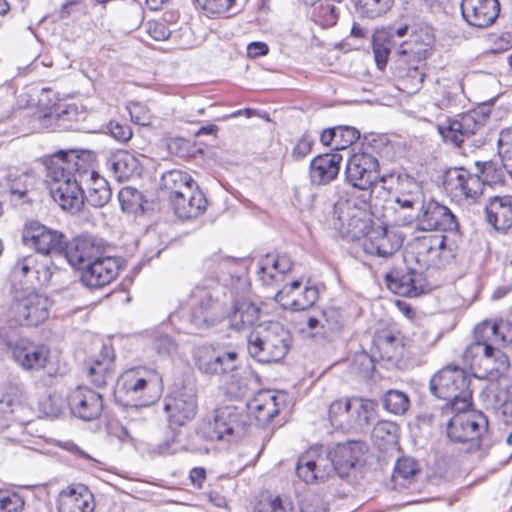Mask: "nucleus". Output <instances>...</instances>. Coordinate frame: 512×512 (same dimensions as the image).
I'll return each mask as SVG.
<instances>
[{"label": "nucleus", "instance_id": "864d4df0", "mask_svg": "<svg viewBox=\"0 0 512 512\" xmlns=\"http://www.w3.org/2000/svg\"><path fill=\"white\" fill-rule=\"evenodd\" d=\"M419 468L417 462L409 457L400 458L395 465L392 480L396 485L406 487L409 485Z\"/></svg>", "mask_w": 512, "mask_h": 512}, {"label": "nucleus", "instance_id": "a211bd4d", "mask_svg": "<svg viewBox=\"0 0 512 512\" xmlns=\"http://www.w3.org/2000/svg\"><path fill=\"white\" fill-rule=\"evenodd\" d=\"M197 396L192 387L175 386L164 398V412L171 425L183 426L197 413Z\"/></svg>", "mask_w": 512, "mask_h": 512}, {"label": "nucleus", "instance_id": "de8ad7c7", "mask_svg": "<svg viewBox=\"0 0 512 512\" xmlns=\"http://www.w3.org/2000/svg\"><path fill=\"white\" fill-rule=\"evenodd\" d=\"M87 194L84 195V201L93 207H103L111 199L112 192L108 182L98 173H92L91 178L87 180Z\"/></svg>", "mask_w": 512, "mask_h": 512}, {"label": "nucleus", "instance_id": "5701e85b", "mask_svg": "<svg viewBox=\"0 0 512 512\" xmlns=\"http://www.w3.org/2000/svg\"><path fill=\"white\" fill-rule=\"evenodd\" d=\"M124 265L121 257L103 256L82 269L81 282L90 289H99L110 284Z\"/></svg>", "mask_w": 512, "mask_h": 512}, {"label": "nucleus", "instance_id": "9b49d317", "mask_svg": "<svg viewBox=\"0 0 512 512\" xmlns=\"http://www.w3.org/2000/svg\"><path fill=\"white\" fill-rule=\"evenodd\" d=\"M407 36L398 38L396 62L410 63L427 60L434 48V33L429 26H410Z\"/></svg>", "mask_w": 512, "mask_h": 512}, {"label": "nucleus", "instance_id": "5fc2aeb1", "mask_svg": "<svg viewBox=\"0 0 512 512\" xmlns=\"http://www.w3.org/2000/svg\"><path fill=\"white\" fill-rule=\"evenodd\" d=\"M313 19L322 27L333 26L338 20L337 7L330 0H318L314 4Z\"/></svg>", "mask_w": 512, "mask_h": 512}, {"label": "nucleus", "instance_id": "20e7f679", "mask_svg": "<svg viewBox=\"0 0 512 512\" xmlns=\"http://www.w3.org/2000/svg\"><path fill=\"white\" fill-rule=\"evenodd\" d=\"M490 112V107L483 105L457 119L447 118L437 125V130L445 141L455 146L466 143L470 147H482L488 140L487 122Z\"/></svg>", "mask_w": 512, "mask_h": 512}, {"label": "nucleus", "instance_id": "680f3d73", "mask_svg": "<svg viewBox=\"0 0 512 512\" xmlns=\"http://www.w3.org/2000/svg\"><path fill=\"white\" fill-rule=\"evenodd\" d=\"M362 13L374 18L386 13L393 4V0H353Z\"/></svg>", "mask_w": 512, "mask_h": 512}, {"label": "nucleus", "instance_id": "a18cd8bd", "mask_svg": "<svg viewBox=\"0 0 512 512\" xmlns=\"http://www.w3.org/2000/svg\"><path fill=\"white\" fill-rule=\"evenodd\" d=\"M160 186L170 202L180 193H188L193 188V179L187 172L170 170L162 175Z\"/></svg>", "mask_w": 512, "mask_h": 512}, {"label": "nucleus", "instance_id": "7c9ffc66", "mask_svg": "<svg viewBox=\"0 0 512 512\" xmlns=\"http://www.w3.org/2000/svg\"><path fill=\"white\" fill-rule=\"evenodd\" d=\"M500 12L498 0H462L461 13L471 26L486 28L495 22Z\"/></svg>", "mask_w": 512, "mask_h": 512}, {"label": "nucleus", "instance_id": "4468645a", "mask_svg": "<svg viewBox=\"0 0 512 512\" xmlns=\"http://www.w3.org/2000/svg\"><path fill=\"white\" fill-rule=\"evenodd\" d=\"M335 473L336 464L329 450L323 446L311 447L298 458L296 474L307 484L324 482Z\"/></svg>", "mask_w": 512, "mask_h": 512}, {"label": "nucleus", "instance_id": "c9c22d12", "mask_svg": "<svg viewBox=\"0 0 512 512\" xmlns=\"http://www.w3.org/2000/svg\"><path fill=\"white\" fill-rule=\"evenodd\" d=\"M174 214L182 220H192L201 216L207 208V199L202 191L192 188L188 193L170 201Z\"/></svg>", "mask_w": 512, "mask_h": 512}, {"label": "nucleus", "instance_id": "69168bd1", "mask_svg": "<svg viewBox=\"0 0 512 512\" xmlns=\"http://www.w3.org/2000/svg\"><path fill=\"white\" fill-rule=\"evenodd\" d=\"M498 154L504 166L512 168V127L499 133Z\"/></svg>", "mask_w": 512, "mask_h": 512}, {"label": "nucleus", "instance_id": "49530a36", "mask_svg": "<svg viewBox=\"0 0 512 512\" xmlns=\"http://www.w3.org/2000/svg\"><path fill=\"white\" fill-rule=\"evenodd\" d=\"M205 269L209 274L208 279H215L216 281H225L228 276L231 279V287L233 288L236 280L239 277L234 278L236 273L237 261L231 257H224L221 255H213L208 258L204 263Z\"/></svg>", "mask_w": 512, "mask_h": 512}, {"label": "nucleus", "instance_id": "f8f14e48", "mask_svg": "<svg viewBox=\"0 0 512 512\" xmlns=\"http://www.w3.org/2000/svg\"><path fill=\"white\" fill-rule=\"evenodd\" d=\"M0 341L11 350L13 360L25 371L44 369L50 360V348L43 343L25 337L12 340L4 329H0Z\"/></svg>", "mask_w": 512, "mask_h": 512}, {"label": "nucleus", "instance_id": "2f4dec72", "mask_svg": "<svg viewBox=\"0 0 512 512\" xmlns=\"http://www.w3.org/2000/svg\"><path fill=\"white\" fill-rule=\"evenodd\" d=\"M342 156L339 153H325L314 157L309 165V178L314 185H327L339 174Z\"/></svg>", "mask_w": 512, "mask_h": 512}, {"label": "nucleus", "instance_id": "79ce46f5", "mask_svg": "<svg viewBox=\"0 0 512 512\" xmlns=\"http://www.w3.org/2000/svg\"><path fill=\"white\" fill-rule=\"evenodd\" d=\"M115 353L110 345H103L100 354L92 360L87 369V376L97 387H103L107 384L109 378H112L114 371Z\"/></svg>", "mask_w": 512, "mask_h": 512}, {"label": "nucleus", "instance_id": "f03ea898", "mask_svg": "<svg viewBox=\"0 0 512 512\" xmlns=\"http://www.w3.org/2000/svg\"><path fill=\"white\" fill-rule=\"evenodd\" d=\"M231 290L215 279L204 278L191 291L188 307L172 315L171 322L182 320L184 324L179 329L188 334L217 325L226 319Z\"/></svg>", "mask_w": 512, "mask_h": 512}, {"label": "nucleus", "instance_id": "8fccbe9b", "mask_svg": "<svg viewBox=\"0 0 512 512\" xmlns=\"http://www.w3.org/2000/svg\"><path fill=\"white\" fill-rule=\"evenodd\" d=\"M26 409L22 391L17 387H8L0 397V412L4 415L10 414L17 420H23Z\"/></svg>", "mask_w": 512, "mask_h": 512}, {"label": "nucleus", "instance_id": "4be33fe9", "mask_svg": "<svg viewBox=\"0 0 512 512\" xmlns=\"http://www.w3.org/2000/svg\"><path fill=\"white\" fill-rule=\"evenodd\" d=\"M71 414L83 421L98 419L104 408L102 395L88 386H78L67 398Z\"/></svg>", "mask_w": 512, "mask_h": 512}, {"label": "nucleus", "instance_id": "72a5a7b5", "mask_svg": "<svg viewBox=\"0 0 512 512\" xmlns=\"http://www.w3.org/2000/svg\"><path fill=\"white\" fill-rule=\"evenodd\" d=\"M487 222L497 231L512 228V195H495L485 204Z\"/></svg>", "mask_w": 512, "mask_h": 512}, {"label": "nucleus", "instance_id": "cd10ccee", "mask_svg": "<svg viewBox=\"0 0 512 512\" xmlns=\"http://www.w3.org/2000/svg\"><path fill=\"white\" fill-rule=\"evenodd\" d=\"M510 361L508 356L499 348H491V351L480 363L476 376L488 379V386L510 385L511 379L508 376Z\"/></svg>", "mask_w": 512, "mask_h": 512}, {"label": "nucleus", "instance_id": "4d7b16f0", "mask_svg": "<svg viewBox=\"0 0 512 512\" xmlns=\"http://www.w3.org/2000/svg\"><path fill=\"white\" fill-rule=\"evenodd\" d=\"M462 87L459 83L453 82L451 85L437 83L435 90V105L440 109H447L453 106L456 102L459 91Z\"/></svg>", "mask_w": 512, "mask_h": 512}, {"label": "nucleus", "instance_id": "c03bdc74", "mask_svg": "<svg viewBox=\"0 0 512 512\" xmlns=\"http://www.w3.org/2000/svg\"><path fill=\"white\" fill-rule=\"evenodd\" d=\"M344 324V315L340 309L329 307L316 315L307 318V326L311 330L320 329L319 333L328 336L341 330Z\"/></svg>", "mask_w": 512, "mask_h": 512}, {"label": "nucleus", "instance_id": "f704fd0d", "mask_svg": "<svg viewBox=\"0 0 512 512\" xmlns=\"http://www.w3.org/2000/svg\"><path fill=\"white\" fill-rule=\"evenodd\" d=\"M279 396L269 390L258 392L247 403L249 417H253L259 426H265L279 413Z\"/></svg>", "mask_w": 512, "mask_h": 512}, {"label": "nucleus", "instance_id": "e2e57ef3", "mask_svg": "<svg viewBox=\"0 0 512 512\" xmlns=\"http://www.w3.org/2000/svg\"><path fill=\"white\" fill-rule=\"evenodd\" d=\"M319 292L317 287L309 286L305 287L302 294L292 299L290 303H283V306L290 307L294 311H303L311 308L318 300Z\"/></svg>", "mask_w": 512, "mask_h": 512}, {"label": "nucleus", "instance_id": "a19ab883", "mask_svg": "<svg viewBox=\"0 0 512 512\" xmlns=\"http://www.w3.org/2000/svg\"><path fill=\"white\" fill-rule=\"evenodd\" d=\"M375 349L382 359L395 361L402 358L405 350L404 336L398 330L384 329L374 337Z\"/></svg>", "mask_w": 512, "mask_h": 512}, {"label": "nucleus", "instance_id": "58836bf2", "mask_svg": "<svg viewBox=\"0 0 512 512\" xmlns=\"http://www.w3.org/2000/svg\"><path fill=\"white\" fill-rule=\"evenodd\" d=\"M510 325L503 320H484L474 328V339L480 343L491 346L492 349L498 348V345L512 342Z\"/></svg>", "mask_w": 512, "mask_h": 512}, {"label": "nucleus", "instance_id": "ddd939ff", "mask_svg": "<svg viewBox=\"0 0 512 512\" xmlns=\"http://www.w3.org/2000/svg\"><path fill=\"white\" fill-rule=\"evenodd\" d=\"M415 261L422 268H443L453 259V251L446 244L444 234H426L411 242Z\"/></svg>", "mask_w": 512, "mask_h": 512}, {"label": "nucleus", "instance_id": "393cba45", "mask_svg": "<svg viewBox=\"0 0 512 512\" xmlns=\"http://www.w3.org/2000/svg\"><path fill=\"white\" fill-rule=\"evenodd\" d=\"M104 252L103 241L92 235H80L75 237L62 256L68 263L78 269H84L87 265L99 258Z\"/></svg>", "mask_w": 512, "mask_h": 512}, {"label": "nucleus", "instance_id": "f3484780", "mask_svg": "<svg viewBox=\"0 0 512 512\" xmlns=\"http://www.w3.org/2000/svg\"><path fill=\"white\" fill-rule=\"evenodd\" d=\"M240 417V413L234 406L218 408L214 411L213 418L203 423L202 433L209 440L229 442L239 437L244 431Z\"/></svg>", "mask_w": 512, "mask_h": 512}, {"label": "nucleus", "instance_id": "3c124183", "mask_svg": "<svg viewBox=\"0 0 512 512\" xmlns=\"http://www.w3.org/2000/svg\"><path fill=\"white\" fill-rule=\"evenodd\" d=\"M352 406L353 398H341L333 401L328 410L331 425L336 428L350 429Z\"/></svg>", "mask_w": 512, "mask_h": 512}, {"label": "nucleus", "instance_id": "774afa93", "mask_svg": "<svg viewBox=\"0 0 512 512\" xmlns=\"http://www.w3.org/2000/svg\"><path fill=\"white\" fill-rule=\"evenodd\" d=\"M23 508L24 500L19 494L0 491V512H21Z\"/></svg>", "mask_w": 512, "mask_h": 512}, {"label": "nucleus", "instance_id": "4c0bfd02", "mask_svg": "<svg viewBox=\"0 0 512 512\" xmlns=\"http://www.w3.org/2000/svg\"><path fill=\"white\" fill-rule=\"evenodd\" d=\"M106 167L119 182L128 181L141 174L139 160L126 150H117L111 153L106 159Z\"/></svg>", "mask_w": 512, "mask_h": 512}, {"label": "nucleus", "instance_id": "1a4fd4ad", "mask_svg": "<svg viewBox=\"0 0 512 512\" xmlns=\"http://www.w3.org/2000/svg\"><path fill=\"white\" fill-rule=\"evenodd\" d=\"M50 194L55 202L72 214L79 212L84 205V191L81 182L72 173H64L60 168L47 167Z\"/></svg>", "mask_w": 512, "mask_h": 512}, {"label": "nucleus", "instance_id": "b1692460", "mask_svg": "<svg viewBox=\"0 0 512 512\" xmlns=\"http://www.w3.org/2000/svg\"><path fill=\"white\" fill-rule=\"evenodd\" d=\"M50 305L48 297L31 292L12 305L15 321L24 326H37L48 318Z\"/></svg>", "mask_w": 512, "mask_h": 512}, {"label": "nucleus", "instance_id": "423d86ee", "mask_svg": "<svg viewBox=\"0 0 512 512\" xmlns=\"http://www.w3.org/2000/svg\"><path fill=\"white\" fill-rule=\"evenodd\" d=\"M291 340V334L283 324L269 321L259 324L250 332L247 350L249 355L258 362H278L287 354Z\"/></svg>", "mask_w": 512, "mask_h": 512}, {"label": "nucleus", "instance_id": "aec40b11", "mask_svg": "<svg viewBox=\"0 0 512 512\" xmlns=\"http://www.w3.org/2000/svg\"><path fill=\"white\" fill-rule=\"evenodd\" d=\"M345 174L347 181L360 190L381 184L378 159L369 153L353 154L347 161Z\"/></svg>", "mask_w": 512, "mask_h": 512}, {"label": "nucleus", "instance_id": "0eeeda50", "mask_svg": "<svg viewBox=\"0 0 512 512\" xmlns=\"http://www.w3.org/2000/svg\"><path fill=\"white\" fill-rule=\"evenodd\" d=\"M249 285L245 278H238L231 290L228 313L226 318L229 326L235 331L255 330L260 324L261 308L250 300Z\"/></svg>", "mask_w": 512, "mask_h": 512}, {"label": "nucleus", "instance_id": "f257e3e1", "mask_svg": "<svg viewBox=\"0 0 512 512\" xmlns=\"http://www.w3.org/2000/svg\"><path fill=\"white\" fill-rule=\"evenodd\" d=\"M334 223L342 233L352 240H362L365 253L382 258L392 256L402 246L400 235L387 228L372 226L369 203L366 198H341L334 205Z\"/></svg>", "mask_w": 512, "mask_h": 512}, {"label": "nucleus", "instance_id": "338daca9", "mask_svg": "<svg viewBox=\"0 0 512 512\" xmlns=\"http://www.w3.org/2000/svg\"><path fill=\"white\" fill-rule=\"evenodd\" d=\"M336 129V150H344L354 144L360 137V132L352 126L341 125Z\"/></svg>", "mask_w": 512, "mask_h": 512}, {"label": "nucleus", "instance_id": "ea45409f", "mask_svg": "<svg viewBox=\"0 0 512 512\" xmlns=\"http://www.w3.org/2000/svg\"><path fill=\"white\" fill-rule=\"evenodd\" d=\"M487 409H492L506 423H512V389L510 385L487 386L483 392Z\"/></svg>", "mask_w": 512, "mask_h": 512}, {"label": "nucleus", "instance_id": "412c9836", "mask_svg": "<svg viewBox=\"0 0 512 512\" xmlns=\"http://www.w3.org/2000/svg\"><path fill=\"white\" fill-rule=\"evenodd\" d=\"M446 423L447 436L453 442H467L478 439L488 428L487 417L479 413L453 411Z\"/></svg>", "mask_w": 512, "mask_h": 512}, {"label": "nucleus", "instance_id": "6e6552de", "mask_svg": "<svg viewBox=\"0 0 512 512\" xmlns=\"http://www.w3.org/2000/svg\"><path fill=\"white\" fill-rule=\"evenodd\" d=\"M150 373L142 368L125 371L117 380L115 397L126 407H146L157 398L150 394L152 382Z\"/></svg>", "mask_w": 512, "mask_h": 512}, {"label": "nucleus", "instance_id": "603ef678", "mask_svg": "<svg viewBox=\"0 0 512 512\" xmlns=\"http://www.w3.org/2000/svg\"><path fill=\"white\" fill-rule=\"evenodd\" d=\"M399 89L408 93L417 91L424 81L425 72L419 66H398Z\"/></svg>", "mask_w": 512, "mask_h": 512}, {"label": "nucleus", "instance_id": "bb28decb", "mask_svg": "<svg viewBox=\"0 0 512 512\" xmlns=\"http://www.w3.org/2000/svg\"><path fill=\"white\" fill-rule=\"evenodd\" d=\"M52 263L41 264L39 255L29 254L17 259L13 266V277L16 280H25L31 287L47 285L52 277Z\"/></svg>", "mask_w": 512, "mask_h": 512}, {"label": "nucleus", "instance_id": "09e8293b", "mask_svg": "<svg viewBox=\"0 0 512 512\" xmlns=\"http://www.w3.org/2000/svg\"><path fill=\"white\" fill-rule=\"evenodd\" d=\"M377 403L370 399L353 397L351 428L362 429L376 420Z\"/></svg>", "mask_w": 512, "mask_h": 512}, {"label": "nucleus", "instance_id": "0e129e2a", "mask_svg": "<svg viewBox=\"0 0 512 512\" xmlns=\"http://www.w3.org/2000/svg\"><path fill=\"white\" fill-rule=\"evenodd\" d=\"M206 14L218 17L227 15L234 7L236 0H196Z\"/></svg>", "mask_w": 512, "mask_h": 512}, {"label": "nucleus", "instance_id": "e433bc0d", "mask_svg": "<svg viewBox=\"0 0 512 512\" xmlns=\"http://www.w3.org/2000/svg\"><path fill=\"white\" fill-rule=\"evenodd\" d=\"M366 445L360 441H348L338 443L332 450H329L332 461L336 464L337 474L343 478L355 467L356 462L366 452Z\"/></svg>", "mask_w": 512, "mask_h": 512}, {"label": "nucleus", "instance_id": "dca6fc26", "mask_svg": "<svg viewBox=\"0 0 512 512\" xmlns=\"http://www.w3.org/2000/svg\"><path fill=\"white\" fill-rule=\"evenodd\" d=\"M95 157V153L90 150H60L48 159L46 165L55 170L58 167L64 173H72L83 183L91 178L92 173H97L93 169Z\"/></svg>", "mask_w": 512, "mask_h": 512}, {"label": "nucleus", "instance_id": "6e6d98bb", "mask_svg": "<svg viewBox=\"0 0 512 512\" xmlns=\"http://www.w3.org/2000/svg\"><path fill=\"white\" fill-rule=\"evenodd\" d=\"M383 407L395 415H403L410 406V400L406 393L400 390H388L382 399Z\"/></svg>", "mask_w": 512, "mask_h": 512}, {"label": "nucleus", "instance_id": "9d476101", "mask_svg": "<svg viewBox=\"0 0 512 512\" xmlns=\"http://www.w3.org/2000/svg\"><path fill=\"white\" fill-rule=\"evenodd\" d=\"M23 243L42 256H62L67 249V237L36 220L28 221L22 231Z\"/></svg>", "mask_w": 512, "mask_h": 512}, {"label": "nucleus", "instance_id": "39448f33", "mask_svg": "<svg viewBox=\"0 0 512 512\" xmlns=\"http://www.w3.org/2000/svg\"><path fill=\"white\" fill-rule=\"evenodd\" d=\"M430 392L445 401L441 414L449 416L453 411H467L471 406L469 381L464 371L456 366H447L436 373L429 383Z\"/></svg>", "mask_w": 512, "mask_h": 512}, {"label": "nucleus", "instance_id": "bf43d9fd", "mask_svg": "<svg viewBox=\"0 0 512 512\" xmlns=\"http://www.w3.org/2000/svg\"><path fill=\"white\" fill-rule=\"evenodd\" d=\"M491 351V346L485 343H480L476 339L469 346L466 347L463 353V359L472 369L477 371L480 363L484 357Z\"/></svg>", "mask_w": 512, "mask_h": 512}, {"label": "nucleus", "instance_id": "c756f323", "mask_svg": "<svg viewBox=\"0 0 512 512\" xmlns=\"http://www.w3.org/2000/svg\"><path fill=\"white\" fill-rule=\"evenodd\" d=\"M407 24L377 29L372 34V48L376 64H387L388 60L396 62L398 38L407 36Z\"/></svg>", "mask_w": 512, "mask_h": 512}, {"label": "nucleus", "instance_id": "37998d69", "mask_svg": "<svg viewBox=\"0 0 512 512\" xmlns=\"http://www.w3.org/2000/svg\"><path fill=\"white\" fill-rule=\"evenodd\" d=\"M292 265V260L285 254H266L258 261L257 276L263 284L270 285L290 271Z\"/></svg>", "mask_w": 512, "mask_h": 512}, {"label": "nucleus", "instance_id": "13d9d810", "mask_svg": "<svg viewBox=\"0 0 512 512\" xmlns=\"http://www.w3.org/2000/svg\"><path fill=\"white\" fill-rule=\"evenodd\" d=\"M118 199L123 211L138 213L142 211V194L133 187H123L118 193Z\"/></svg>", "mask_w": 512, "mask_h": 512}, {"label": "nucleus", "instance_id": "052dcab7", "mask_svg": "<svg viewBox=\"0 0 512 512\" xmlns=\"http://www.w3.org/2000/svg\"><path fill=\"white\" fill-rule=\"evenodd\" d=\"M292 503L279 496H262L256 505V512H292Z\"/></svg>", "mask_w": 512, "mask_h": 512}, {"label": "nucleus", "instance_id": "7ed1b4c3", "mask_svg": "<svg viewBox=\"0 0 512 512\" xmlns=\"http://www.w3.org/2000/svg\"><path fill=\"white\" fill-rule=\"evenodd\" d=\"M382 188L394 197L393 215L384 214L386 222L395 226H407L413 222L415 207L423 202L425 195L421 184L406 173H388L380 178Z\"/></svg>", "mask_w": 512, "mask_h": 512}, {"label": "nucleus", "instance_id": "c85d7f7f", "mask_svg": "<svg viewBox=\"0 0 512 512\" xmlns=\"http://www.w3.org/2000/svg\"><path fill=\"white\" fill-rule=\"evenodd\" d=\"M58 512H94V495L83 484H71L62 489L56 498Z\"/></svg>", "mask_w": 512, "mask_h": 512}, {"label": "nucleus", "instance_id": "a878e982", "mask_svg": "<svg viewBox=\"0 0 512 512\" xmlns=\"http://www.w3.org/2000/svg\"><path fill=\"white\" fill-rule=\"evenodd\" d=\"M444 184L454 196L474 201L482 195L484 189V181L480 176L462 167L449 169Z\"/></svg>", "mask_w": 512, "mask_h": 512}, {"label": "nucleus", "instance_id": "473e14b6", "mask_svg": "<svg viewBox=\"0 0 512 512\" xmlns=\"http://www.w3.org/2000/svg\"><path fill=\"white\" fill-rule=\"evenodd\" d=\"M385 280L387 287L393 293L404 297H417L424 292L422 275L413 269L390 272Z\"/></svg>", "mask_w": 512, "mask_h": 512}, {"label": "nucleus", "instance_id": "2eb2a0df", "mask_svg": "<svg viewBox=\"0 0 512 512\" xmlns=\"http://www.w3.org/2000/svg\"><path fill=\"white\" fill-rule=\"evenodd\" d=\"M194 360L198 370L207 375L234 377L238 370L239 357L234 350L202 346L196 349Z\"/></svg>", "mask_w": 512, "mask_h": 512}, {"label": "nucleus", "instance_id": "6ab92c4d", "mask_svg": "<svg viewBox=\"0 0 512 512\" xmlns=\"http://www.w3.org/2000/svg\"><path fill=\"white\" fill-rule=\"evenodd\" d=\"M419 205H421L419 211L413 219L417 229L441 232H456L458 230L457 218L448 207L433 200L428 202L423 200Z\"/></svg>", "mask_w": 512, "mask_h": 512}]
</instances>
